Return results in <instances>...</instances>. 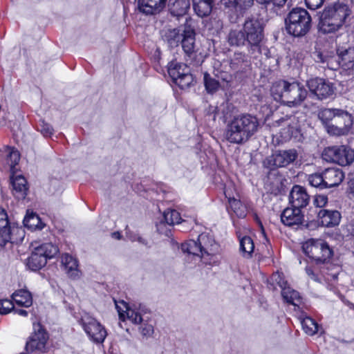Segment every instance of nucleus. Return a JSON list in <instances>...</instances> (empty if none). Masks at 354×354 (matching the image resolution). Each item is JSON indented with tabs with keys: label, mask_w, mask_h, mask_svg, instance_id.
<instances>
[{
	"label": "nucleus",
	"mask_w": 354,
	"mask_h": 354,
	"mask_svg": "<svg viewBox=\"0 0 354 354\" xmlns=\"http://www.w3.org/2000/svg\"><path fill=\"white\" fill-rule=\"evenodd\" d=\"M180 221L181 217L178 211L175 209H167L164 212L162 219L156 225L157 230L160 233H164L162 228L165 223L169 225H174V224L180 223Z\"/></svg>",
	"instance_id": "obj_28"
},
{
	"label": "nucleus",
	"mask_w": 354,
	"mask_h": 354,
	"mask_svg": "<svg viewBox=\"0 0 354 354\" xmlns=\"http://www.w3.org/2000/svg\"><path fill=\"white\" fill-rule=\"evenodd\" d=\"M259 119L254 115L243 113L231 120L226 127L225 138L232 143L248 141L259 129Z\"/></svg>",
	"instance_id": "obj_1"
},
{
	"label": "nucleus",
	"mask_w": 354,
	"mask_h": 354,
	"mask_svg": "<svg viewBox=\"0 0 354 354\" xmlns=\"http://www.w3.org/2000/svg\"><path fill=\"white\" fill-rule=\"evenodd\" d=\"M120 304L122 305V308L115 302V306L121 320L124 321L127 318L135 324H139L143 322V319L139 313L131 308L128 304L123 301H121Z\"/></svg>",
	"instance_id": "obj_20"
},
{
	"label": "nucleus",
	"mask_w": 354,
	"mask_h": 354,
	"mask_svg": "<svg viewBox=\"0 0 354 354\" xmlns=\"http://www.w3.org/2000/svg\"><path fill=\"white\" fill-rule=\"evenodd\" d=\"M198 243V239L197 241L189 240L181 245V250L183 252H187L189 254L203 258L201 248H200Z\"/></svg>",
	"instance_id": "obj_37"
},
{
	"label": "nucleus",
	"mask_w": 354,
	"mask_h": 354,
	"mask_svg": "<svg viewBox=\"0 0 354 354\" xmlns=\"http://www.w3.org/2000/svg\"><path fill=\"white\" fill-rule=\"evenodd\" d=\"M131 240L133 241H138L140 243H141L142 245H147V240L143 239L141 236H137V237L135 236V237L131 238Z\"/></svg>",
	"instance_id": "obj_58"
},
{
	"label": "nucleus",
	"mask_w": 354,
	"mask_h": 354,
	"mask_svg": "<svg viewBox=\"0 0 354 354\" xmlns=\"http://www.w3.org/2000/svg\"><path fill=\"white\" fill-rule=\"evenodd\" d=\"M229 203H230V207L233 209V211L234 212V213H236L239 216H242L243 214H241V213L239 214V212L237 211V209L241 205L240 201L236 200L235 198H232V199L229 200Z\"/></svg>",
	"instance_id": "obj_54"
},
{
	"label": "nucleus",
	"mask_w": 354,
	"mask_h": 354,
	"mask_svg": "<svg viewBox=\"0 0 354 354\" xmlns=\"http://www.w3.org/2000/svg\"><path fill=\"white\" fill-rule=\"evenodd\" d=\"M324 183L326 188L338 186L344 178L342 169L338 168H328L323 171Z\"/></svg>",
	"instance_id": "obj_22"
},
{
	"label": "nucleus",
	"mask_w": 354,
	"mask_h": 354,
	"mask_svg": "<svg viewBox=\"0 0 354 354\" xmlns=\"http://www.w3.org/2000/svg\"><path fill=\"white\" fill-rule=\"evenodd\" d=\"M227 42L232 46H248V41L245 37L243 27L240 30L232 29L227 35Z\"/></svg>",
	"instance_id": "obj_29"
},
{
	"label": "nucleus",
	"mask_w": 354,
	"mask_h": 354,
	"mask_svg": "<svg viewBox=\"0 0 354 354\" xmlns=\"http://www.w3.org/2000/svg\"><path fill=\"white\" fill-rule=\"evenodd\" d=\"M229 4L236 13L243 15L252 7L254 0H229Z\"/></svg>",
	"instance_id": "obj_36"
},
{
	"label": "nucleus",
	"mask_w": 354,
	"mask_h": 354,
	"mask_svg": "<svg viewBox=\"0 0 354 354\" xmlns=\"http://www.w3.org/2000/svg\"><path fill=\"white\" fill-rule=\"evenodd\" d=\"M59 252L57 246L51 243H46L35 248L27 259V266L32 270L42 268L48 259L53 258Z\"/></svg>",
	"instance_id": "obj_7"
},
{
	"label": "nucleus",
	"mask_w": 354,
	"mask_h": 354,
	"mask_svg": "<svg viewBox=\"0 0 354 354\" xmlns=\"http://www.w3.org/2000/svg\"><path fill=\"white\" fill-rule=\"evenodd\" d=\"M0 155L5 158L6 163L10 167H14L20 159L18 151L8 146L4 147L3 149L0 151Z\"/></svg>",
	"instance_id": "obj_35"
},
{
	"label": "nucleus",
	"mask_w": 354,
	"mask_h": 354,
	"mask_svg": "<svg viewBox=\"0 0 354 354\" xmlns=\"http://www.w3.org/2000/svg\"><path fill=\"white\" fill-rule=\"evenodd\" d=\"M61 263L70 278L76 279L80 277L81 272L78 269V261L75 258L68 254H64L62 257Z\"/></svg>",
	"instance_id": "obj_23"
},
{
	"label": "nucleus",
	"mask_w": 354,
	"mask_h": 354,
	"mask_svg": "<svg viewBox=\"0 0 354 354\" xmlns=\"http://www.w3.org/2000/svg\"><path fill=\"white\" fill-rule=\"evenodd\" d=\"M170 13L175 17H182L187 14L190 8L189 0H174L170 2L169 5Z\"/></svg>",
	"instance_id": "obj_31"
},
{
	"label": "nucleus",
	"mask_w": 354,
	"mask_h": 354,
	"mask_svg": "<svg viewBox=\"0 0 354 354\" xmlns=\"http://www.w3.org/2000/svg\"><path fill=\"white\" fill-rule=\"evenodd\" d=\"M254 248L253 241L250 236H245L240 240V250L244 256L250 257Z\"/></svg>",
	"instance_id": "obj_40"
},
{
	"label": "nucleus",
	"mask_w": 354,
	"mask_h": 354,
	"mask_svg": "<svg viewBox=\"0 0 354 354\" xmlns=\"http://www.w3.org/2000/svg\"><path fill=\"white\" fill-rule=\"evenodd\" d=\"M337 55V60L335 61V70L341 67L348 71L349 75H354V47H338Z\"/></svg>",
	"instance_id": "obj_13"
},
{
	"label": "nucleus",
	"mask_w": 354,
	"mask_h": 354,
	"mask_svg": "<svg viewBox=\"0 0 354 354\" xmlns=\"http://www.w3.org/2000/svg\"><path fill=\"white\" fill-rule=\"evenodd\" d=\"M306 274L312 279H313L314 281H318V277L315 273V271L317 270H320V267H317L316 266V264L315 263V266H314V268H313L312 267L310 266H306Z\"/></svg>",
	"instance_id": "obj_52"
},
{
	"label": "nucleus",
	"mask_w": 354,
	"mask_h": 354,
	"mask_svg": "<svg viewBox=\"0 0 354 354\" xmlns=\"http://www.w3.org/2000/svg\"><path fill=\"white\" fill-rule=\"evenodd\" d=\"M348 193L351 198H354V178L348 182Z\"/></svg>",
	"instance_id": "obj_56"
},
{
	"label": "nucleus",
	"mask_w": 354,
	"mask_h": 354,
	"mask_svg": "<svg viewBox=\"0 0 354 354\" xmlns=\"http://www.w3.org/2000/svg\"><path fill=\"white\" fill-rule=\"evenodd\" d=\"M306 6L310 10H316L320 8L325 0H304Z\"/></svg>",
	"instance_id": "obj_50"
},
{
	"label": "nucleus",
	"mask_w": 354,
	"mask_h": 354,
	"mask_svg": "<svg viewBox=\"0 0 354 354\" xmlns=\"http://www.w3.org/2000/svg\"><path fill=\"white\" fill-rule=\"evenodd\" d=\"M203 79L205 88L208 93L215 92L221 86L218 80L212 77L207 73H204Z\"/></svg>",
	"instance_id": "obj_42"
},
{
	"label": "nucleus",
	"mask_w": 354,
	"mask_h": 354,
	"mask_svg": "<svg viewBox=\"0 0 354 354\" xmlns=\"http://www.w3.org/2000/svg\"><path fill=\"white\" fill-rule=\"evenodd\" d=\"M194 79L190 73V72H187L186 73H183V76L177 80L175 84H177L180 88L184 89L189 87L192 83Z\"/></svg>",
	"instance_id": "obj_45"
},
{
	"label": "nucleus",
	"mask_w": 354,
	"mask_h": 354,
	"mask_svg": "<svg viewBox=\"0 0 354 354\" xmlns=\"http://www.w3.org/2000/svg\"><path fill=\"white\" fill-rule=\"evenodd\" d=\"M141 324H142V326L140 329L141 333L143 335L146 336V335H150L151 334H152V333L153 331V328L151 324H145V323H142Z\"/></svg>",
	"instance_id": "obj_53"
},
{
	"label": "nucleus",
	"mask_w": 354,
	"mask_h": 354,
	"mask_svg": "<svg viewBox=\"0 0 354 354\" xmlns=\"http://www.w3.org/2000/svg\"><path fill=\"white\" fill-rule=\"evenodd\" d=\"M308 180L309 184L313 187L319 188L320 189L326 188L324 183L323 172L315 173L309 175Z\"/></svg>",
	"instance_id": "obj_43"
},
{
	"label": "nucleus",
	"mask_w": 354,
	"mask_h": 354,
	"mask_svg": "<svg viewBox=\"0 0 354 354\" xmlns=\"http://www.w3.org/2000/svg\"><path fill=\"white\" fill-rule=\"evenodd\" d=\"M195 37L196 32L194 26L191 24V19L186 18L183 35L180 44H181L185 54L189 57L195 52Z\"/></svg>",
	"instance_id": "obj_15"
},
{
	"label": "nucleus",
	"mask_w": 354,
	"mask_h": 354,
	"mask_svg": "<svg viewBox=\"0 0 354 354\" xmlns=\"http://www.w3.org/2000/svg\"><path fill=\"white\" fill-rule=\"evenodd\" d=\"M351 14L349 6L343 2L328 5L319 14V30L324 34L339 30Z\"/></svg>",
	"instance_id": "obj_3"
},
{
	"label": "nucleus",
	"mask_w": 354,
	"mask_h": 354,
	"mask_svg": "<svg viewBox=\"0 0 354 354\" xmlns=\"http://www.w3.org/2000/svg\"><path fill=\"white\" fill-rule=\"evenodd\" d=\"M264 23L254 17H247L242 27L248 41L249 52L260 51L261 44L264 39Z\"/></svg>",
	"instance_id": "obj_6"
},
{
	"label": "nucleus",
	"mask_w": 354,
	"mask_h": 354,
	"mask_svg": "<svg viewBox=\"0 0 354 354\" xmlns=\"http://www.w3.org/2000/svg\"><path fill=\"white\" fill-rule=\"evenodd\" d=\"M328 203V197L325 195H316L314 199V204L319 207H324Z\"/></svg>",
	"instance_id": "obj_51"
},
{
	"label": "nucleus",
	"mask_w": 354,
	"mask_h": 354,
	"mask_svg": "<svg viewBox=\"0 0 354 354\" xmlns=\"http://www.w3.org/2000/svg\"><path fill=\"white\" fill-rule=\"evenodd\" d=\"M306 86L310 93L317 100H320L330 97L335 92L333 84L321 77H315L308 80L306 82Z\"/></svg>",
	"instance_id": "obj_11"
},
{
	"label": "nucleus",
	"mask_w": 354,
	"mask_h": 354,
	"mask_svg": "<svg viewBox=\"0 0 354 354\" xmlns=\"http://www.w3.org/2000/svg\"><path fill=\"white\" fill-rule=\"evenodd\" d=\"M319 223L324 227H333L339 223L340 213L337 210L320 209L317 213Z\"/></svg>",
	"instance_id": "obj_21"
},
{
	"label": "nucleus",
	"mask_w": 354,
	"mask_h": 354,
	"mask_svg": "<svg viewBox=\"0 0 354 354\" xmlns=\"http://www.w3.org/2000/svg\"><path fill=\"white\" fill-rule=\"evenodd\" d=\"M286 179L277 171H271L268 176L266 182L267 189L272 194L277 195L280 194L285 187Z\"/></svg>",
	"instance_id": "obj_19"
},
{
	"label": "nucleus",
	"mask_w": 354,
	"mask_h": 354,
	"mask_svg": "<svg viewBox=\"0 0 354 354\" xmlns=\"http://www.w3.org/2000/svg\"><path fill=\"white\" fill-rule=\"evenodd\" d=\"M288 0H270V3H272L274 6L277 7H282L285 5Z\"/></svg>",
	"instance_id": "obj_57"
},
{
	"label": "nucleus",
	"mask_w": 354,
	"mask_h": 354,
	"mask_svg": "<svg viewBox=\"0 0 354 354\" xmlns=\"http://www.w3.org/2000/svg\"><path fill=\"white\" fill-rule=\"evenodd\" d=\"M303 250L305 254L314 261L316 266L320 267V272L322 274H326V271L333 266L330 263V260L333 251L323 240L310 239L304 244Z\"/></svg>",
	"instance_id": "obj_4"
},
{
	"label": "nucleus",
	"mask_w": 354,
	"mask_h": 354,
	"mask_svg": "<svg viewBox=\"0 0 354 354\" xmlns=\"http://www.w3.org/2000/svg\"><path fill=\"white\" fill-rule=\"evenodd\" d=\"M14 308L13 303L8 299L0 300V314L6 315Z\"/></svg>",
	"instance_id": "obj_48"
},
{
	"label": "nucleus",
	"mask_w": 354,
	"mask_h": 354,
	"mask_svg": "<svg viewBox=\"0 0 354 354\" xmlns=\"http://www.w3.org/2000/svg\"><path fill=\"white\" fill-rule=\"evenodd\" d=\"M228 3H229V2H228ZM225 4H227V2H225ZM229 5H230V4H228V5H227V6H228V7H230V6H229Z\"/></svg>",
	"instance_id": "obj_63"
},
{
	"label": "nucleus",
	"mask_w": 354,
	"mask_h": 354,
	"mask_svg": "<svg viewBox=\"0 0 354 354\" xmlns=\"http://www.w3.org/2000/svg\"><path fill=\"white\" fill-rule=\"evenodd\" d=\"M337 109H324L318 113V118L325 125L328 131V126L334 122V118Z\"/></svg>",
	"instance_id": "obj_39"
},
{
	"label": "nucleus",
	"mask_w": 354,
	"mask_h": 354,
	"mask_svg": "<svg viewBox=\"0 0 354 354\" xmlns=\"http://www.w3.org/2000/svg\"><path fill=\"white\" fill-rule=\"evenodd\" d=\"M315 61L319 63H326V66L330 69L335 70V60L332 57H324L322 53H318L317 55V57L315 58Z\"/></svg>",
	"instance_id": "obj_47"
},
{
	"label": "nucleus",
	"mask_w": 354,
	"mask_h": 354,
	"mask_svg": "<svg viewBox=\"0 0 354 354\" xmlns=\"http://www.w3.org/2000/svg\"><path fill=\"white\" fill-rule=\"evenodd\" d=\"M217 80H219V82L221 83V86H224V84H227L229 82H230L232 80V77L231 75L226 72L221 71L218 72L217 74L215 75Z\"/></svg>",
	"instance_id": "obj_49"
},
{
	"label": "nucleus",
	"mask_w": 354,
	"mask_h": 354,
	"mask_svg": "<svg viewBox=\"0 0 354 354\" xmlns=\"http://www.w3.org/2000/svg\"><path fill=\"white\" fill-rule=\"evenodd\" d=\"M12 227L8 215L3 209H0V245L12 241Z\"/></svg>",
	"instance_id": "obj_25"
},
{
	"label": "nucleus",
	"mask_w": 354,
	"mask_h": 354,
	"mask_svg": "<svg viewBox=\"0 0 354 354\" xmlns=\"http://www.w3.org/2000/svg\"><path fill=\"white\" fill-rule=\"evenodd\" d=\"M80 324L88 337L95 342H103L106 336L105 328L94 317L87 313H84L80 319Z\"/></svg>",
	"instance_id": "obj_10"
},
{
	"label": "nucleus",
	"mask_w": 354,
	"mask_h": 354,
	"mask_svg": "<svg viewBox=\"0 0 354 354\" xmlns=\"http://www.w3.org/2000/svg\"><path fill=\"white\" fill-rule=\"evenodd\" d=\"M289 201L292 207L301 210L308 205L310 196L304 187L295 185L290 193Z\"/></svg>",
	"instance_id": "obj_16"
},
{
	"label": "nucleus",
	"mask_w": 354,
	"mask_h": 354,
	"mask_svg": "<svg viewBox=\"0 0 354 354\" xmlns=\"http://www.w3.org/2000/svg\"><path fill=\"white\" fill-rule=\"evenodd\" d=\"M301 325L305 333L309 335H315L318 330L317 323L309 317L301 321Z\"/></svg>",
	"instance_id": "obj_41"
},
{
	"label": "nucleus",
	"mask_w": 354,
	"mask_h": 354,
	"mask_svg": "<svg viewBox=\"0 0 354 354\" xmlns=\"http://www.w3.org/2000/svg\"><path fill=\"white\" fill-rule=\"evenodd\" d=\"M187 66L183 63L172 62L168 66V73L175 83L183 76V73L189 72Z\"/></svg>",
	"instance_id": "obj_34"
},
{
	"label": "nucleus",
	"mask_w": 354,
	"mask_h": 354,
	"mask_svg": "<svg viewBox=\"0 0 354 354\" xmlns=\"http://www.w3.org/2000/svg\"><path fill=\"white\" fill-rule=\"evenodd\" d=\"M38 130L45 137L50 136L53 133V129L52 126L43 120H40L39 123Z\"/></svg>",
	"instance_id": "obj_46"
},
{
	"label": "nucleus",
	"mask_w": 354,
	"mask_h": 354,
	"mask_svg": "<svg viewBox=\"0 0 354 354\" xmlns=\"http://www.w3.org/2000/svg\"><path fill=\"white\" fill-rule=\"evenodd\" d=\"M19 354H26V353H19Z\"/></svg>",
	"instance_id": "obj_64"
},
{
	"label": "nucleus",
	"mask_w": 354,
	"mask_h": 354,
	"mask_svg": "<svg viewBox=\"0 0 354 354\" xmlns=\"http://www.w3.org/2000/svg\"><path fill=\"white\" fill-rule=\"evenodd\" d=\"M167 0H139V8L147 15H156L165 7Z\"/></svg>",
	"instance_id": "obj_24"
},
{
	"label": "nucleus",
	"mask_w": 354,
	"mask_h": 354,
	"mask_svg": "<svg viewBox=\"0 0 354 354\" xmlns=\"http://www.w3.org/2000/svg\"><path fill=\"white\" fill-rule=\"evenodd\" d=\"M112 237L114 238V239L120 240L122 238V235L120 234V232H115L112 233Z\"/></svg>",
	"instance_id": "obj_60"
},
{
	"label": "nucleus",
	"mask_w": 354,
	"mask_h": 354,
	"mask_svg": "<svg viewBox=\"0 0 354 354\" xmlns=\"http://www.w3.org/2000/svg\"><path fill=\"white\" fill-rule=\"evenodd\" d=\"M281 295L283 299L295 306H299L301 304V297L299 292L290 287L283 288L281 290Z\"/></svg>",
	"instance_id": "obj_38"
},
{
	"label": "nucleus",
	"mask_w": 354,
	"mask_h": 354,
	"mask_svg": "<svg viewBox=\"0 0 354 354\" xmlns=\"http://www.w3.org/2000/svg\"><path fill=\"white\" fill-rule=\"evenodd\" d=\"M285 25L287 32L296 37L307 35L312 28V18L302 8H294L286 15Z\"/></svg>",
	"instance_id": "obj_5"
},
{
	"label": "nucleus",
	"mask_w": 354,
	"mask_h": 354,
	"mask_svg": "<svg viewBox=\"0 0 354 354\" xmlns=\"http://www.w3.org/2000/svg\"><path fill=\"white\" fill-rule=\"evenodd\" d=\"M24 226L30 230H40L44 228L45 224L41 222L39 216L33 212L27 211L24 218Z\"/></svg>",
	"instance_id": "obj_32"
},
{
	"label": "nucleus",
	"mask_w": 354,
	"mask_h": 354,
	"mask_svg": "<svg viewBox=\"0 0 354 354\" xmlns=\"http://www.w3.org/2000/svg\"><path fill=\"white\" fill-rule=\"evenodd\" d=\"M184 31V25L174 28L163 29L161 37L164 43L170 49L178 47L180 43Z\"/></svg>",
	"instance_id": "obj_17"
},
{
	"label": "nucleus",
	"mask_w": 354,
	"mask_h": 354,
	"mask_svg": "<svg viewBox=\"0 0 354 354\" xmlns=\"http://www.w3.org/2000/svg\"><path fill=\"white\" fill-rule=\"evenodd\" d=\"M213 3L214 1L192 0L194 10L200 17H207L211 13Z\"/></svg>",
	"instance_id": "obj_30"
},
{
	"label": "nucleus",
	"mask_w": 354,
	"mask_h": 354,
	"mask_svg": "<svg viewBox=\"0 0 354 354\" xmlns=\"http://www.w3.org/2000/svg\"><path fill=\"white\" fill-rule=\"evenodd\" d=\"M198 238L203 257L213 255L217 251L218 245L211 235L207 233H202Z\"/></svg>",
	"instance_id": "obj_26"
},
{
	"label": "nucleus",
	"mask_w": 354,
	"mask_h": 354,
	"mask_svg": "<svg viewBox=\"0 0 354 354\" xmlns=\"http://www.w3.org/2000/svg\"><path fill=\"white\" fill-rule=\"evenodd\" d=\"M298 157L296 149L278 150L268 156L263 162V167L270 170L285 167L292 163Z\"/></svg>",
	"instance_id": "obj_8"
},
{
	"label": "nucleus",
	"mask_w": 354,
	"mask_h": 354,
	"mask_svg": "<svg viewBox=\"0 0 354 354\" xmlns=\"http://www.w3.org/2000/svg\"><path fill=\"white\" fill-rule=\"evenodd\" d=\"M270 93L274 100L289 107L301 105L308 94L302 84L298 82H288L285 80H279L273 83Z\"/></svg>",
	"instance_id": "obj_2"
},
{
	"label": "nucleus",
	"mask_w": 354,
	"mask_h": 354,
	"mask_svg": "<svg viewBox=\"0 0 354 354\" xmlns=\"http://www.w3.org/2000/svg\"><path fill=\"white\" fill-rule=\"evenodd\" d=\"M272 279L276 281L280 288L283 290V288H288L286 286L287 282L285 281L279 273L274 274L272 276Z\"/></svg>",
	"instance_id": "obj_55"
},
{
	"label": "nucleus",
	"mask_w": 354,
	"mask_h": 354,
	"mask_svg": "<svg viewBox=\"0 0 354 354\" xmlns=\"http://www.w3.org/2000/svg\"><path fill=\"white\" fill-rule=\"evenodd\" d=\"M48 339V335L41 325L40 324H34V333L26 343V351H43L45 349Z\"/></svg>",
	"instance_id": "obj_14"
},
{
	"label": "nucleus",
	"mask_w": 354,
	"mask_h": 354,
	"mask_svg": "<svg viewBox=\"0 0 354 354\" xmlns=\"http://www.w3.org/2000/svg\"><path fill=\"white\" fill-rule=\"evenodd\" d=\"M281 221L287 226L298 225L304 221V214L301 210L291 206L283 211L281 214Z\"/></svg>",
	"instance_id": "obj_18"
},
{
	"label": "nucleus",
	"mask_w": 354,
	"mask_h": 354,
	"mask_svg": "<svg viewBox=\"0 0 354 354\" xmlns=\"http://www.w3.org/2000/svg\"><path fill=\"white\" fill-rule=\"evenodd\" d=\"M353 125V117L346 111L337 109L334 122L328 126V133L334 136L346 134Z\"/></svg>",
	"instance_id": "obj_12"
},
{
	"label": "nucleus",
	"mask_w": 354,
	"mask_h": 354,
	"mask_svg": "<svg viewBox=\"0 0 354 354\" xmlns=\"http://www.w3.org/2000/svg\"><path fill=\"white\" fill-rule=\"evenodd\" d=\"M15 313L18 314L19 315H21V316L26 317V316L28 315V312L26 310H22V309L15 310Z\"/></svg>",
	"instance_id": "obj_59"
},
{
	"label": "nucleus",
	"mask_w": 354,
	"mask_h": 354,
	"mask_svg": "<svg viewBox=\"0 0 354 354\" xmlns=\"http://www.w3.org/2000/svg\"><path fill=\"white\" fill-rule=\"evenodd\" d=\"M247 61V57L245 53L241 52L234 53L233 57L231 59V68L234 70L239 68V66Z\"/></svg>",
	"instance_id": "obj_44"
},
{
	"label": "nucleus",
	"mask_w": 354,
	"mask_h": 354,
	"mask_svg": "<svg viewBox=\"0 0 354 354\" xmlns=\"http://www.w3.org/2000/svg\"><path fill=\"white\" fill-rule=\"evenodd\" d=\"M12 299L19 305L26 308L30 307L32 304L31 293L25 289L15 291L12 295Z\"/></svg>",
	"instance_id": "obj_33"
},
{
	"label": "nucleus",
	"mask_w": 354,
	"mask_h": 354,
	"mask_svg": "<svg viewBox=\"0 0 354 354\" xmlns=\"http://www.w3.org/2000/svg\"><path fill=\"white\" fill-rule=\"evenodd\" d=\"M11 184L15 197L19 200L24 199L28 189L26 178L21 175L12 176L11 178Z\"/></svg>",
	"instance_id": "obj_27"
},
{
	"label": "nucleus",
	"mask_w": 354,
	"mask_h": 354,
	"mask_svg": "<svg viewBox=\"0 0 354 354\" xmlns=\"http://www.w3.org/2000/svg\"><path fill=\"white\" fill-rule=\"evenodd\" d=\"M259 3L261 4H268L270 3V0H256Z\"/></svg>",
	"instance_id": "obj_61"
},
{
	"label": "nucleus",
	"mask_w": 354,
	"mask_h": 354,
	"mask_svg": "<svg viewBox=\"0 0 354 354\" xmlns=\"http://www.w3.org/2000/svg\"><path fill=\"white\" fill-rule=\"evenodd\" d=\"M322 156L324 160L339 165H350L354 160V152L345 146H333L326 148Z\"/></svg>",
	"instance_id": "obj_9"
},
{
	"label": "nucleus",
	"mask_w": 354,
	"mask_h": 354,
	"mask_svg": "<svg viewBox=\"0 0 354 354\" xmlns=\"http://www.w3.org/2000/svg\"><path fill=\"white\" fill-rule=\"evenodd\" d=\"M351 227V234L354 236V220L352 221Z\"/></svg>",
	"instance_id": "obj_62"
}]
</instances>
